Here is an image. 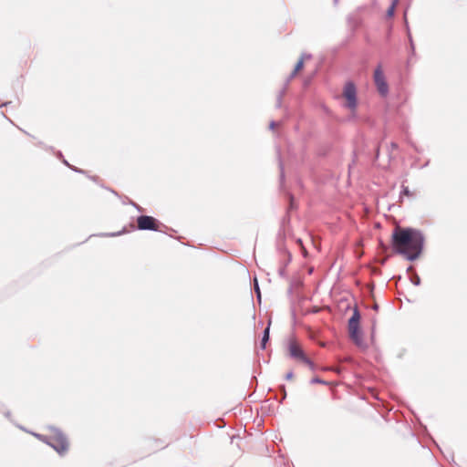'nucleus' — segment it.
<instances>
[{
  "instance_id": "10",
  "label": "nucleus",
  "mask_w": 467,
  "mask_h": 467,
  "mask_svg": "<svg viewBox=\"0 0 467 467\" xmlns=\"http://www.w3.org/2000/svg\"><path fill=\"white\" fill-rule=\"evenodd\" d=\"M403 193L406 195H410V191H409L408 187L403 188Z\"/></svg>"
},
{
  "instance_id": "11",
  "label": "nucleus",
  "mask_w": 467,
  "mask_h": 467,
  "mask_svg": "<svg viewBox=\"0 0 467 467\" xmlns=\"http://www.w3.org/2000/svg\"><path fill=\"white\" fill-rule=\"evenodd\" d=\"M286 379H293V373L292 372H289L286 374Z\"/></svg>"
},
{
  "instance_id": "5",
  "label": "nucleus",
  "mask_w": 467,
  "mask_h": 467,
  "mask_svg": "<svg viewBox=\"0 0 467 467\" xmlns=\"http://www.w3.org/2000/svg\"><path fill=\"white\" fill-rule=\"evenodd\" d=\"M161 223L152 216L140 215L137 219L139 230L161 231Z\"/></svg>"
},
{
  "instance_id": "2",
  "label": "nucleus",
  "mask_w": 467,
  "mask_h": 467,
  "mask_svg": "<svg viewBox=\"0 0 467 467\" xmlns=\"http://www.w3.org/2000/svg\"><path fill=\"white\" fill-rule=\"evenodd\" d=\"M46 442L59 454L66 453L69 448V442L67 437L57 429L50 430L49 434L46 436Z\"/></svg>"
},
{
  "instance_id": "6",
  "label": "nucleus",
  "mask_w": 467,
  "mask_h": 467,
  "mask_svg": "<svg viewBox=\"0 0 467 467\" xmlns=\"http://www.w3.org/2000/svg\"><path fill=\"white\" fill-rule=\"evenodd\" d=\"M343 98L346 99V107L352 111L355 110L357 107V90L353 83L348 82L345 85Z\"/></svg>"
},
{
  "instance_id": "3",
  "label": "nucleus",
  "mask_w": 467,
  "mask_h": 467,
  "mask_svg": "<svg viewBox=\"0 0 467 467\" xmlns=\"http://www.w3.org/2000/svg\"><path fill=\"white\" fill-rule=\"evenodd\" d=\"M360 314L358 308H355L351 317L348 320V334L350 338L357 345L362 344V334L359 328Z\"/></svg>"
},
{
  "instance_id": "1",
  "label": "nucleus",
  "mask_w": 467,
  "mask_h": 467,
  "mask_svg": "<svg viewBox=\"0 0 467 467\" xmlns=\"http://www.w3.org/2000/svg\"><path fill=\"white\" fill-rule=\"evenodd\" d=\"M424 238L421 233L412 228L396 227L391 236V246L396 254L406 259H417L423 247Z\"/></svg>"
},
{
  "instance_id": "8",
  "label": "nucleus",
  "mask_w": 467,
  "mask_h": 467,
  "mask_svg": "<svg viewBox=\"0 0 467 467\" xmlns=\"http://www.w3.org/2000/svg\"><path fill=\"white\" fill-rule=\"evenodd\" d=\"M304 67V57H301L300 59L297 61L295 69L292 73V76H296L299 71H301Z\"/></svg>"
},
{
  "instance_id": "4",
  "label": "nucleus",
  "mask_w": 467,
  "mask_h": 467,
  "mask_svg": "<svg viewBox=\"0 0 467 467\" xmlns=\"http://www.w3.org/2000/svg\"><path fill=\"white\" fill-rule=\"evenodd\" d=\"M288 352L291 358L301 361L302 363L309 366L311 368H313L314 364L313 362L305 355L301 346L299 343L295 339L291 338L288 343Z\"/></svg>"
},
{
  "instance_id": "9",
  "label": "nucleus",
  "mask_w": 467,
  "mask_h": 467,
  "mask_svg": "<svg viewBox=\"0 0 467 467\" xmlns=\"http://www.w3.org/2000/svg\"><path fill=\"white\" fill-rule=\"evenodd\" d=\"M269 339V326L265 329L264 336L261 342L262 348H265L266 342Z\"/></svg>"
},
{
  "instance_id": "12",
  "label": "nucleus",
  "mask_w": 467,
  "mask_h": 467,
  "mask_svg": "<svg viewBox=\"0 0 467 467\" xmlns=\"http://www.w3.org/2000/svg\"><path fill=\"white\" fill-rule=\"evenodd\" d=\"M303 254H304L305 256L306 255V249L304 247H303Z\"/></svg>"
},
{
  "instance_id": "7",
  "label": "nucleus",
  "mask_w": 467,
  "mask_h": 467,
  "mask_svg": "<svg viewBox=\"0 0 467 467\" xmlns=\"http://www.w3.org/2000/svg\"><path fill=\"white\" fill-rule=\"evenodd\" d=\"M374 82L380 95L386 96L389 92V86L386 82L381 66H379L374 71Z\"/></svg>"
}]
</instances>
